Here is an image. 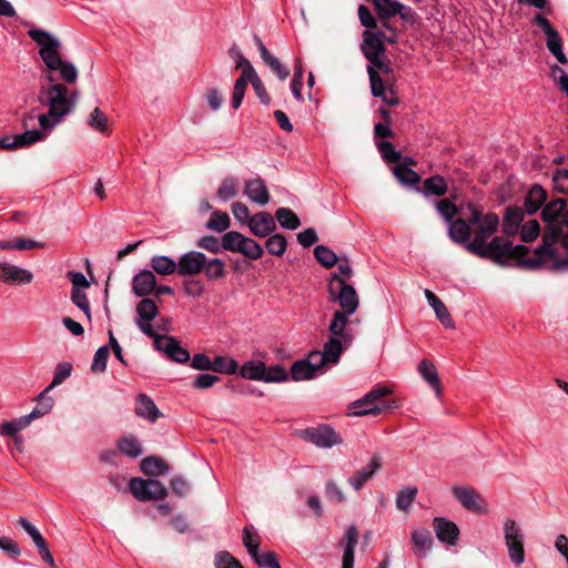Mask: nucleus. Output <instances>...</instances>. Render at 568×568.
I'll use <instances>...</instances> for the list:
<instances>
[{
    "label": "nucleus",
    "instance_id": "e2e57ef3",
    "mask_svg": "<svg viewBox=\"0 0 568 568\" xmlns=\"http://www.w3.org/2000/svg\"><path fill=\"white\" fill-rule=\"evenodd\" d=\"M358 542V530L354 525L346 528L342 544L344 545V552H355V547Z\"/></svg>",
    "mask_w": 568,
    "mask_h": 568
},
{
    "label": "nucleus",
    "instance_id": "cd10ccee",
    "mask_svg": "<svg viewBox=\"0 0 568 568\" xmlns=\"http://www.w3.org/2000/svg\"><path fill=\"white\" fill-rule=\"evenodd\" d=\"M424 293H425V297L427 298L428 304L434 310L438 321L446 328H453L454 327L453 318H452L446 305L442 302V300L427 288L425 290Z\"/></svg>",
    "mask_w": 568,
    "mask_h": 568
},
{
    "label": "nucleus",
    "instance_id": "13d9d810",
    "mask_svg": "<svg viewBox=\"0 0 568 568\" xmlns=\"http://www.w3.org/2000/svg\"><path fill=\"white\" fill-rule=\"evenodd\" d=\"M109 358V347L101 346L98 348L93 356V362L91 365V371L93 373H103L106 368V363Z\"/></svg>",
    "mask_w": 568,
    "mask_h": 568
},
{
    "label": "nucleus",
    "instance_id": "6ab92c4d",
    "mask_svg": "<svg viewBox=\"0 0 568 568\" xmlns=\"http://www.w3.org/2000/svg\"><path fill=\"white\" fill-rule=\"evenodd\" d=\"M433 527L436 534V537L447 545H455L458 536L459 529L457 525L443 517H436L433 523Z\"/></svg>",
    "mask_w": 568,
    "mask_h": 568
},
{
    "label": "nucleus",
    "instance_id": "37998d69",
    "mask_svg": "<svg viewBox=\"0 0 568 568\" xmlns=\"http://www.w3.org/2000/svg\"><path fill=\"white\" fill-rule=\"evenodd\" d=\"M424 191L426 195L440 196L446 193L447 184L442 176L435 175L424 181Z\"/></svg>",
    "mask_w": 568,
    "mask_h": 568
},
{
    "label": "nucleus",
    "instance_id": "f8f14e48",
    "mask_svg": "<svg viewBox=\"0 0 568 568\" xmlns=\"http://www.w3.org/2000/svg\"><path fill=\"white\" fill-rule=\"evenodd\" d=\"M303 438L321 448H331L342 442L335 430L327 425L305 429Z\"/></svg>",
    "mask_w": 568,
    "mask_h": 568
},
{
    "label": "nucleus",
    "instance_id": "ddd939ff",
    "mask_svg": "<svg viewBox=\"0 0 568 568\" xmlns=\"http://www.w3.org/2000/svg\"><path fill=\"white\" fill-rule=\"evenodd\" d=\"M205 254L199 251H189L178 260V275L194 277L202 273L205 266Z\"/></svg>",
    "mask_w": 568,
    "mask_h": 568
},
{
    "label": "nucleus",
    "instance_id": "9d476101",
    "mask_svg": "<svg viewBox=\"0 0 568 568\" xmlns=\"http://www.w3.org/2000/svg\"><path fill=\"white\" fill-rule=\"evenodd\" d=\"M454 497L467 510L485 515L488 513V505L485 498L474 488L467 486H454L452 488Z\"/></svg>",
    "mask_w": 568,
    "mask_h": 568
},
{
    "label": "nucleus",
    "instance_id": "4468645a",
    "mask_svg": "<svg viewBox=\"0 0 568 568\" xmlns=\"http://www.w3.org/2000/svg\"><path fill=\"white\" fill-rule=\"evenodd\" d=\"M351 343L337 337H329L324 344L323 351L312 352L314 355H318V362L322 366L329 367L338 363L341 354L349 346Z\"/></svg>",
    "mask_w": 568,
    "mask_h": 568
},
{
    "label": "nucleus",
    "instance_id": "b1692460",
    "mask_svg": "<svg viewBox=\"0 0 568 568\" xmlns=\"http://www.w3.org/2000/svg\"><path fill=\"white\" fill-rule=\"evenodd\" d=\"M351 315L352 314L344 312H334L333 318L328 326L331 337H337L338 339L341 338L345 342L352 343L353 336L351 332L347 329V324L349 322Z\"/></svg>",
    "mask_w": 568,
    "mask_h": 568
},
{
    "label": "nucleus",
    "instance_id": "423d86ee",
    "mask_svg": "<svg viewBox=\"0 0 568 568\" xmlns=\"http://www.w3.org/2000/svg\"><path fill=\"white\" fill-rule=\"evenodd\" d=\"M331 302L341 306L338 312L354 314L359 305V297L353 285L347 284L339 275L332 274L327 285Z\"/></svg>",
    "mask_w": 568,
    "mask_h": 568
},
{
    "label": "nucleus",
    "instance_id": "20e7f679",
    "mask_svg": "<svg viewBox=\"0 0 568 568\" xmlns=\"http://www.w3.org/2000/svg\"><path fill=\"white\" fill-rule=\"evenodd\" d=\"M28 36L40 47L39 54L50 71H60V78L67 83H74L78 79L77 68L63 61L60 54L61 41L42 29H30Z\"/></svg>",
    "mask_w": 568,
    "mask_h": 568
},
{
    "label": "nucleus",
    "instance_id": "58836bf2",
    "mask_svg": "<svg viewBox=\"0 0 568 568\" xmlns=\"http://www.w3.org/2000/svg\"><path fill=\"white\" fill-rule=\"evenodd\" d=\"M275 217L280 225L287 230H296L301 225L298 216L287 207H280L275 212Z\"/></svg>",
    "mask_w": 568,
    "mask_h": 568
},
{
    "label": "nucleus",
    "instance_id": "4d7b16f0",
    "mask_svg": "<svg viewBox=\"0 0 568 568\" xmlns=\"http://www.w3.org/2000/svg\"><path fill=\"white\" fill-rule=\"evenodd\" d=\"M182 290L190 297H200L205 292L203 282L194 277L185 280Z\"/></svg>",
    "mask_w": 568,
    "mask_h": 568
},
{
    "label": "nucleus",
    "instance_id": "dca6fc26",
    "mask_svg": "<svg viewBox=\"0 0 568 568\" xmlns=\"http://www.w3.org/2000/svg\"><path fill=\"white\" fill-rule=\"evenodd\" d=\"M33 274L20 266L0 262V282L9 285H26L31 283Z\"/></svg>",
    "mask_w": 568,
    "mask_h": 568
},
{
    "label": "nucleus",
    "instance_id": "5fc2aeb1",
    "mask_svg": "<svg viewBox=\"0 0 568 568\" xmlns=\"http://www.w3.org/2000/svg\"><path fill=\"white\" fill-rule=\"evenodd\" d=\"M546 45L549 52L557 59L559 63L566 64L568 62V59L562 50V41L559 34H557L556 38H548Z\"/></svg>",
    "mask_w": 568,
    "mask_h": 568
},
{
    "label": "nucleus",
    "instance_id": "bf43d9fd",
    "mask_svg": "<svg viewBox=\"0 0 568 568\" xmlns=\"http://www.w3.org/2000/svg\"><path fill=\"white\" fill-rule=\"evenodd\" d=\"M71 301L81 311L84 312L88 320H91L90 303L85 294V290H71Z\"/></svg>",
    "mask_w": 568,
    "mask_h": 568
},
{
    "label": "nucleus",
    "instance_id": "69168bd1",
    "mask_svg": "<svg viewBox=\"0 0 568 568\" xmlns=\"http://www.w3.org/2000/svg\"><path fill=\"white\" fill-rule=\"evenodd\" d=\"M27 427V419H14L0 424V435L14 437L18 433Z\"/></svg>",
    "mask_w": 568,
    "mask_h": 568
},
{
    "label": "nucleus",
    "instance_id": "a211bd4d",
    "mask_svg": "<svg viewBox=\"0 0 568 568\" xmlns=\"http://www.w3.org/2000/svg\"><path fill=\"white\" fill-rule=\"evenodd\" d=\"M385 34L382 31L374 32L365 30L363 33L362 51L366 59H376V55H383L386 48L383 43Z\"/></svg>",
    "mask_w": 568,
    "mask_h": 568
},
{
    "label": "nucleus",
    "instance_id": "5701e85b",
    "mask_svg": "<svg viewBox=\"0 0 568 568\" xmlns=\"http://www.w3.org/2000/svg\"><path fill=\"white\" fill-rule=\"evenodd\" d=\"M244 194L251 202L264 206L270 201L267 187L262 179L247 180L244 185Z\"/></svg>",
    "mask_w": 568,
    "mask_h": 568
},
{
    "label": "nucleus",
    "instance_id": "bb28decb",
    "mask_svg": "<svg viewBox=\"0 0 568 568\" xmlns=\"http://www.w3.org/2000/svg\"><path fill=\"white\" fill-rule=\"evenodd\" d=\"M560 237H561L560 247L566 253V257L565 258H560L558 256V248L554 247L555 244H552L550 246V248L554 252L551 257L549 256L547 260L540 262L539 267L548 265L550 268L557 270V271L568 270V232L565 233V234L561 233L559 239Z\"/></svg>",
    "mask_w": 568,
    "mask_h": 568
},
{
    "label": "nucleus",
    "instance_id": "338daca9",
    "mask_svg": "<svg viewBox=\"0 0 568 568\" xmlns=\"http://www.w3.org/2000/svg\"><path fill=\"white\" fill-rule=\"evenodd\" d=\"M216 568H244L241 562L227 551H220L215 556Z\"/></svg>",
    "mask_w": 568,
    "mask_h": 568
},
{
    "label": "nucleus",
    "instance_id": "f03ea898",
    "mask_svg": "<svg viewBox=\"0 0 568 568\" xmlns=\"http://www.w3.org/2000/svg\"><path fill=\"white\" fill-rule=\"evenodd\" d=\"M48 81L52 83L49 87H41L38 100L42 105L49 108L48 113L39 115V129L27 130L21 135H17L13 142H39L47 138L48 133L70 113L77 103L78 93L69 92L62 83H53L55 79L48 74Z\"/></svg>",
    "mask_w": 568,
    "mask_h": 568
},
{
    "label": "nucleus",
    "instance_id": "1a4fd4ad",
    "mask_svg": "<svg viewBox=\"0 0 568 568\" xmlns=\"http://www.w3.org/2000/svg\"><path fill=\"white\" fill-rule=\"evenodd\" d=\"M131 494L141 501L161 500L168 496L165 486L156 479L134 477L130 480Z\"/></svg>",
    "mask_w": 568,
    "mask_h": 568
},
{
    "label": "nucleus",
    "instance_id": "0eeeda50",
    "mask_svg": "<svg viewBox=\"0 0 568 568\" xmlns=\"http://www.w3.org/2000/svg\"><path fill=\"white\" fill-rule=\"evenodd\" d=\"M248 82L252 83L253 90L257 98L260 99V101L263 104L270 103L271 99L268 97L266 88L264 87V83L260 79L255 69L250 68L248 71H246L245 74H241L240 78H237L234 83L231 101L233 109H239L241 106Z\"/></svg>",
    "mask_w": 568,
    "mask_h": 568
},
{
    "label": "nucleus",
    "instance_id": "473e14b6",
    "mask_svg": "<svg viewBox=\"0 0 568 568\" xmlns=\"http://www.w3.org/2000/svg\"><path fill=\"white\" fill-rule=\"evenodd\" d=\"M150 266L160 275L178 273V262L166 255H154L150 261Z\"/></svg>",
    "mask_w": 568,
    "mask_h": 568
},
{
    "label": "nucleus",
    "instance_id": "a19ab883",
    "mask_svg": "<svg viewBox=\"0 0 568 568\" xmlns=\"http://www.w3.org/2000/svg\"><path fill=\"white\" fill-rule=\"evenodd\" d=\"M239 193V183L234 178L224 179L217 191L216 195L222 202H226L233 197H235Z\"/></svg>",
    "mask_w": 568,
    "mask_h": 568
},
{
    "label": "nucleus",
    "instance_id": "603ef678",
    "mask_svg": "<svg viewBox=\"0 0 568 568\" xmlns=\"http://www.w3.org/2000/svg\"><path fill=\"white\" fill-rule=\"evenodd\" d=\"M88 124L95 131L106 132L109 129V118L99 108H95L88 118Z\"/></svg>",
    "mask_w": 568,
    "mask_h": 568
},
{
    "label": "nucleus",
    "instance_id": "c9c22d12",
    "mask_svg": "<svg viewBox=\"0 0 568 568\" xmlns=\"http://www.w3.org/2000/svg\"><path fill=\"white\" fill-rule=\"evenodd\" d=\"M141 470L148 476H156L169 470V465L158 457H145L141 462Z\"/></svg>",
    "mask_w": 568,
    "mask_h": 568
},
{
    "label": "nucleus",
    "instance_id": "49530a36",
    "mask_svg": "<svg viewBox=\"0 0 568 568\" xmlns=\"http://www.w3.org/2000/svg\"><path fill=\"white\" fill-rule=\"evenodd\" d=\"M244 235L236 231H230L222 236V247L225 251L240 253Z\"/></svg>",
    "mask_w": 568,
    "mask_h": 568
},
{
    "label": "nucleus",
    "instance_id": "412c9836",
    "mask_svg": "<svg viewBox=\"0 0 568 568\" xmlns=\"http://www.w3.org/2000/svg\"><path fill=\"white\" fill-rule=\"evenodd\" d=\"M417 372L422 378L432 387L436 397L440 398L443 395V386L435 364L432 361L424 358L419 362Z\"/></svg>",
    "mask_w": 568,
    "mask_h": 568
},
{
    "label": "nucleus",
    "instance_id": "39448f33",
    "mask_svg": "<svg viewBox=\"0 0 568 568\" xmlns=\"http://www.w3.org/2000/svg\"><path fill=\"white\" fill-rule=\"evenodd\" d=\"M392 389L385 385H378L371 389L362 398L352 403V408L355 410L352 413L354 416L373 415L377 416L383 412L390 410L397 407L395 399L384 402L382 400L385 396L389 395Z\"/></svg>",
    "mask_w": 568,
    "mask_h": 568
},
{
    "label": "nucleus",
    "instance_id": "a878e982",
    "mask_svg": "<svg viewBox=\"0 0 568 568\" xmlns=\"http://www.w3.org/2000/svg\"><path fill=\"white\" fill-rule=\"evenodd\" d=\"M369 82L372 94L377 98H382L388 105L398 104V99L392 90H387L384 87L383 80L377 71L373 68L369 69Z\"/></svg>",
    "mask_w": 568,
    "mask_h": 568
},
{
    "label": "nucleus",
    "instance_id": "e433bc0d",
    "mask_svg": "<svg viewBox=\"0 0 568 568\" xmlns=\"http://www.w3.org/2000/svg\"><path fill=\"white\" fill-rule=\"evenodd\" d=\"M207 230L223 233L231 226V220L226 212L214 211L205 224Z\"/></svg>",
    "mask_w": 568,
    "mask_h": 568
},
{
    "label": "nucleus",
    "instance_id": "c85d7f7f",
    "mask_svg": "<svg viewBox=\"0 0 568 568\" xmlns=\"http://www.w3.org/2000/svg\"><path fill=\"white\" fill-rule=\"evenodd\" d=\"M372 2L381 20H388L397 14L405 18L402 12L404 6L396 0H372Z\"/></svg>",
    "mask_w": 568,
    "mask_h": 568
},
{
    "label": "nucleus",
    "instance_id": "6e6552de",
    "mask_svg": "<svg viewBox=\"0 0 568 568\" xmlns=\"http://www.w3.org/2000/svg\"><path fill=\"white\" fill-rule=\"evenodd\" d=\"M503 532L510 561L516 566L521 565L525 561V536L520 526L507 518L503 524Z\"/></svg>",
    "mask_w": 568,
    "mask_h": 568
},
{
    "label": "nucleus",
    "instance_id": "2f4dec72",
    "mask_svg": "<svg viewBox=\"0 0 568 568\" xmlns=\"http://www.w3.org/2000/svg\"><path fill=\"white\" fill-rule=\"evenodd\" d=\"M264 373H266V365L258 359L245 362L240 371L243 378L262 382H264Z\"/></svg>",
    "mask_w": 568,
    "mask_h": 568
},
{
    "label": "nucleus",
    "instance_id": "c756f323",
    "mask_svg": "<svg viewBox=\"0 0 568 568\" xmlns=\"http://www.w3.org/2000/svg\"><path fill=\"white\" fill-rule=\"evenodd\" d=\"M524 211L519 207H508L506 210L501 224L503 232L506 235H515L518 233L520 224L524 220Z\"/></svg>",
    "mask_w": 568,
    "mask_h": 568
},
{
    "label": "nucleus",
    "instance_id": "ea45409f",
    "mask_svg": "<svg viewBox=\"0 0 568 568\" xmlns=\"http://www.w3.org/2000/svg\"><path fill=\"white\" fill-rule=\"evenodd\" d=\"M239 369L237 362L230 356H216L212 361V371L221 374H235Z\"/></svg>",
    "mask_w": 568,
    "mask_h": 568
},
{
    "label": "nucleus",
    "instance_id": "6e6d98bb",
    "mask_svg": "<svg viewBox=\"0 0 568 568\" xmlns=\"http://www.w3.org/2000/svg\"><path fill=\"white\" fill-rule=\"evenodd\" d=\"M72 372V365L69 362H63L57 365L54 369L53 378L49 385V388H54L58 385L62 384Z\"/></svg>",
    "mask_w": 568,
    "mask_h": 568
},
{
    "label": "nucleus",
    "instance_id": "3c124183",
    "mask_svg": "<svg viewBox=\"0 0 568 568\" xmlns=\"http://www.w3.org/2000/svg\"><path fill=\"white\" fill-rule=\"evenodd\" d=\"M240 253L251 260H258L263 255V247L253 239L244 236Z\"/></svg>",
    "mask_w": 568,
    "mask_h": 568
},
{
    "label": "nucleus",
    "instance_id": "f704fd0d",
    "mask_svg": "<svg viewBox=\"0 0 568 568\" xmlns=\"http://www.w3.org/2000/svg\"><path fill=\"white\" fill-rule=\"evenodd\" d=\"M413 163L409 158H405L403 163H399L393 169L395 176L400 181V183L406 185H414L419 182V175L409 169L406 164Z\"/></svg>",
    "mask_w": 568,
    "mask_h": 568
},
{
    "label": "nucleus",
    "instance_id": "f3484780",
    "mask_svg": "<svg viewBox=\"0 0 568 568\" xmlns=\"http://www.w3.org/2000/svg\"><path fill=\"white\" fill-rule=\"evenodd\" d=\"M382 467V458L378 455H374L369 463L355 471L348 479L347 483L349 486L358 491L363 488V486L371 480L374 475L381 469Z\"/></svg>",
    "mask_w": 568,
    "mask_h": 568
},
{
    "label": "nucleus",
    "instance_id": "7c9ffc66",
    "mask_svg": "<svg viewBox=\"0 0 568 568\" xmlns=\"http://www.w3.org/2000/svg\"><path fill=\"white\" fill-rule=\"evenodd\" d=\"M135 413L138 416L155 422L161 413L154 402L145 394H140L136 399Z\"/></svg>",
    "mask_w": 568,
    "mask_h": 568
},
{
    "label": "nucleus",
    "instance_id": "f257e3e1",
    "mask_svg": "<svg viewBox=\"0 0 568 568\" xmlns=\"http://www.w3.org/2000/svg\"><path fill=\"white\" fill-rule=\"evenodd\" d=\"M499 225V217L495 213L484 214L474 204H468L463 217L452 222L448 227L449 237L462 244L467 252L488 258L501 265L513 262H524L528 248L524 245H513L505 236H494Z\"/></svg>",
    "mask_w": 568,
    "mask_h": 568
},
{
    "label": "nucleus",
    "instance_id": "a18cd8bd",
    "mask_svg": "<svg viewBox=\"0 0 568 568\" xmlns=\"http://www.w3.org/2000/svg\"><path fill=\"white\" fill-rule=\"evenodd\" d=\"M120 452L131 458H136L142 454V448L136 438L132 436L119 440Z\"/></svg>",
    "mask_w": 568,
    "mask_h": 568
},
{
    "label": "nucleus",
    "instance_id": "79ce46f5",
    "mask_svg": "<svg viewBox=\"0 0 568 568\" xmlns=\"http://www.w3.org/2000/svg\"><path fill=\"white\" fill-rule=\"evenodd\" d=\"M412 541L418 552H426L433 546V538L429 530L423 528L412 532Z\"/></svg>",
    "mask_w": 568,
    "mask_h": 568
},
{
    "label": "nucleus",
    "instance_id": "7ed1b4c3",
    "mask_svg": "<svg viewBox=\"0 0 568 568\" xmlns=\"http://www.w3.org/2000/svg\"><path fill=\"white\" fill-rule=\"evenodd\" d=\"M566 207L564 199H556L549 202L542 210V220L546 222V229L542 235V244L538 246L534 253V257H529L523 262L528 268H538L540 262L552 255L550 246L556 244L562 232V223L565 216L562 212Z\"/></svg>",
    "mask_w": 568,
    "mask_h": 568
},
{
    "label": "nucleus",
    "instance_id": "680f3d73",
    "mask_svg": "<svg viewBox=\"0 0 568 568\" xmlns=\"http://www.w3.org/2000/svg\"><path fill=\"white\" fill-rule=\"evenodd\" d=\"M253 560L263 568H281L275 552H260L256 551L255 556H252Z\"/></svg>",
    "mask_w": 568,
    "mask_h": 568
},
{
    "label": "nucleus",
    "instance_id": "9b49d317",
    "mask_svg": "<svg viewBox=\"0 0 568 568\" xmlns=\"http://www.w3.org/2000/svg\"><path fill=\"white\" fill-rule=\"evenodd\" d=\"M318 355H314L312 352L305 359L293 363L290 374L293 381H308L322 375L324 367L318 362Z\"/></svg>",
    "mask_w": 568,
    "mask_h": 568
},
{
    "label": "nucleus",
    "instance_id": "0e129e2a",
    "mask_svg": "<svg viewBox=\"0 0 568 568\" xmlns=\"http://www.w3.org/2000/svg\"><path fill=\"white\" fill-rule=\"evenodd\" d=\"M540 232L539 223L536 220H529L524 223L520 230V237L524 242H532Z\"/></svg>",
    "mask_w": 568,
    "mask_h": 568
},
{
    "label": "nucleus",
    "instance_id": "aec40b11",
    "mask_svg": "<svg viewBox=\"0 0 568 568\" xmlns=\"http://www.w3.org/2000/svg\"><path fill=\"white\" fill-rule=\"evenodd\" d=\"M250 231L258 237H266L276 229L273 216L267 212H260L248 220Z\"/></svg>",
    "mask_w": 568,
    "mask_h": 568
},
{
    "label": "nucleus",
    "instance_id": "09e8293b",
    "mask_svg": "<svg viewBox=\"0 0 568 568\" xmlns=\"http://www.w3.org/2000/svg\"><path fill=\"white\" fill-rule=\"evenodd\" d=\"M138 320L152 321L156 317L159 308L154 301L150 298H143L136 306Z\"/></svg>",
    "mask_w": 568,
    "mask_h": 568
},
{
    "label": "nucleus",
    "instance_id": "774afa93",
    "mask_svg": "<svg viewBox=\"0 0 568 568\" xmlns=\"http://www.w3.org/2000/svg\"><path fill=\"white\" fill-rule=\"evenodd\" d=\"M326 498L334 504H341L345 500V495L342 488L334 481L328 480L325 486Z\"/></svg>",
    "mask_w": 568,
    "mask_h": 568
},
{
    "label": "nucleus",
    "instance_id": "393cba45",
    "mask_svg": "<svg viewBox=\"0 0 568 568\" xmlns=\"http://www.w3.org/2000/svg\"><path fill=\"white\" fill-rule=\"evenodd\" d=\"M254 41L264 63L278 77L280 80L287 79L290 75V70L267 50V48L257 36L254 37Z\"/></svg>",
    "mask_w": 568,
    "mask_h": 568
},
{
    "label": "nucleus",
    "instance_id": "864d4df0",
    "mask_svg": "<svg viewBox=\"0 0 568 568\" xmlns=\"http://www.w3.org/2000/svg\"><path fill=\"white\" fill-rule=\"evenodd\" d=\"M288 379V373L282 365H273L271 367H266V373H264V382L265 383H281Z\"/></svg>",
    "mask_w": 568,
    "mask_h": 568
},
{
    "label": "nucleus",
    "instance_id": "2eb2a0df",
    "mask_svg": "<svg viewBox=\"0 0 568 568\" xmlns=\"http://www.w3.org/2000/svg\"><path fill=\"white\" fill-rule=\"evenodd\" d=\"M156 349L165 353L169 358L176 363H186L190 359L187 349L181 346L180 342L172 336H156Z\"/></svg>",
    "mask_w": 568,
    "mask_h": 568
},
{
    "label": "nucleus",
    "instance_id": "8fccbe9b",
    "mask_svg": "<svg viewBox=\"0 0 568 568\" xmlns=\"http://www.w3.org/2000/svg\"><path fill=\"white\" fill-rule=\"evenodd\" d=\"M417 493L416 487H407L400 490L396 496V507L402 511H408Z\"/></svg>",
    "mask_w": 568,
    "mask_h": 568
},
{
    "label": "nucleus",
    "instance_id": "c03bdc74",
    "mask_svg": "<svg viewBox=\"0 0 568 568\" xmlns=\"http://www.w3.org/2000/svg\"><path fill=\"white\" fill-rule=\"evenodd\" d=\"M314 255L317 262L327 268L333 267L338 262L337 255L325 245H317L314 248Z\"/></svg>",
    "mask_w": 568,
    "mask_h": 568
},
{
    "label": "nucleus",
    "instance_id": "4be33fe9",
    "mask_svg": "<svg viewBox=\"0 0 568 568\" xmlns=\"http://www.w3.org/2000/svg\"><path fill=\"white\" fill-rule=\"evenodd\" d=\"M156 284L155 275L150 270L140 271L132 281V291L139 296H148L154 292Z\"/></svg>",
    "mask_w": 568,
    "mask_h": 568
},
{
    "label": "nucleus",
    "instance_id": "4c0bfd02",
    "mask_svg": "<svg viewBox=\"0 0 568 568\" xmlns=\"http://www.w3.org/2000/svg\"><path fill=\"white\" fill-rule=\"evenodd\" d=\"M202 271L209 281H216L225 276V263L221 258H207Z\"/></svg>",
    "mask_w": 568,
    "mask_h": 568
},
{
    "label": "nucleus",
    "instance_id": "72a5a7b5",
    "mask_svg": "<svg viewBox=\"0 0 568 568\" xmlns=\"http://www.w3.org/2000/svg\"><path fill=\"white\" fill-rule=\"evenodd\" d=\"M547 193L540 185H534L525 200V209L529 214H534L546 201Z\"/></svg>",
    "mask_w": 568,
    "mask_h": 568
},
{
    "label": "nucleus",
    "instance_id": "de8ad7c7",
    "mask_svg": "<svg viewBox=\"0 0 568 568\" xmlns=\"http://www.w3.org/2000/svg\"><path fill=\"white\" fill-rule=\"evenodd\" d=\"M265 247L270 254L282 256L286 252L287 242L284 235L276 233L267 239Z\"/></svg>",
    "mask_w": 568,
    "mask_h": 568
},
{
    "label": "nucleus",
    "instance_id": "052dcab7",
    "mask_svg": "<svg viewBox=\"0 0 568 568\" xmlns=\"http://www.w3.org/2000/svg\"><path fill=\"white\" fill-rule=\"evenodd\" d=\"M19 524L30 536L37 548L42 547L44 544H47L41 532L27 518L20 517Z\"/></svg>",
    "mask_w": 568,
    "mask_h": 568
}]
</instances>
